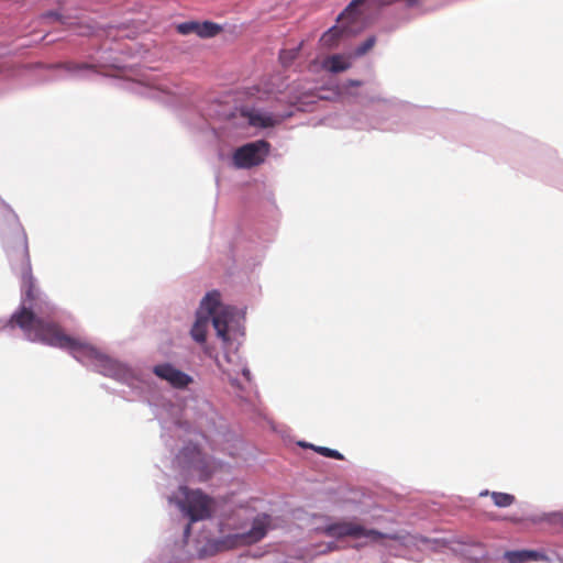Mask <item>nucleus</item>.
<instances>
[{
  "mask_svg": "<svg viewBox=\"0 0 563 563\" xmlns=\"http://www.w3.org/2000/svg\"><path fill=\"white\" fill-rule=\"evenodd\" d=\"M188 454H196L197 456H199L200 451L197 449V446H187L181 451V455L184 457H187Z\"/></svg>",
  "mask_w": 563,
  "mask_h": 563,
  "instance_id": "obj_19",
  "label": "nucleus"
},
{
  "mask_svg": "<svg viewBox=\"0 0 563 563\" xmlns=\"http://www.w3.org/2000/svg\"><path fill=\"white\" fill-rule=\"evenodd\" d=\"M46 16H56V18H59V15L55 12H49L46 14Z\"/></svg>",
  "mask_w": 563,
  "mask_h": 563,
  "instance_id": "obj_22",
  "label": "nucleus"
},
{
  "mask_svg": "<svg viewBox=\"0 0 563 563\" xmlns=\"http://www.w3.org/2000/svg\"><path fill=\"white\" fill-rule=\"evenodd\" d=\"M190 532H191V525H190V523H188V525L186 526V528H185L184 533H185V536H186V537H188V536L190 534Z\"/></svg>",
  "mask_w": 563,
  "mask_h": 563,
  "instance_id": "obj_21",
  "label": "nucleus"
},
{
  "mask_svg": "<svg viewBox=\"0 0 563 563\" xmlns=\"http://www.w3.org/2000/svg\"><path fill=\"white\" fill-rule=\"evenodd\" d=\"M362 81L355 79H349L345 84L346 87H360Z\"/></svg>",
  "mask_w": 563,
  "mask_h": 563,
  "instance_id": "obj_20",
  "label": "nucleus"
},
{
  "mask_svg": "<svg viewBox=\"0 0 563 563\" xmlns=\"http://www.w3.org/2000/svg\"><path fill=\"white\" fill-rule=\"evenodd\" d=\"M322 532L331 538L342 539L345 537L351 538H368L374 542L380 541L382 539L388 538L396 540L397 536H389L382 533L375 529H366L364 526L356 521L340 520L330 525H327Z\"/></svg>",
  "mask_w": 563,
  "mask_h": 563,
  "instance_id": "obj_3",
  "label": "nucleus"
},
{
  "mask_svg": "<svg viewBox=\"0 0 563 563\" xmlns=\"http://www.w3.org/2000/svg\"><path fill=\"white\" fill-rule=\"evenodd\" d=\"M351 67V64L345 59L344 56L335 54L324 59L323 68L331 73H341Z\"/></svg>",
  "mask_w": 563,
  "mask_h": 563,
  "instance_id": "obj_12",
  "label": "nucleus"
},
{
  "mask_svg": "<svg viewBox=\"0 0 563 563\" xmlns=\"http://www.w3.org/2000/svg\"><path fill=\"white\" fill-rule=\"evenodd\" d=\"M80 34H82V35H88V34H89V32H80Z\"/></svg>",
  "mask_w": 563,
  "mask_h": 563,
  "instance_id": "obj_24",
  "label": "nucleus"
},
{
  "mask_svg": "<svg viewBox=\"0 0 563 563\" xmlns=\"http://www.w3.org/2000/svg\"><path fill=\"white\" fill-rule=\"evenodd\" d=\"M222 27L213 22L205 21L199 22L197 35L202 38H209L218 35Z\"/></svg>",
  "mask_w": 563,
  "mask_h": 563,
  "instance_id": "obj_14",
  "label": "nucleus"
},
{
  "mask_svg": "<svg viewBox=\"0 0 563 563\" xmlns=\"http://www.w3.org/2000/svg\"><path fill=\"white\" fill-rule=\"evenodd\" d=\"M201 310H205L208 318H212L213 328L219 338L224 342L229 341L228 328L232 314L220 301V294L216 290L208 292L201 300Z\"/></svg>",
  "mask_w": 563,
  "mask_h": 563,
  "instance_id": "obj_4",
  "label": "nucleus"
},
{
  "mask_svg": "<svg viewBox=\"0 0 563 563\" xmlns=\"http://www.w3.org/2000/svg\"><path fill=\"white\" fill-rule=\"evenodd\" d=\"M241 115L247 120L250 125L255 128H271L276 123L271 113L257 109H243Z\"/></svg>",
  "mask_w": 563,
  "mask_h": 563,
  "instance_id": "obj_9",
  "label": "nucleus"
},
{
  "mask_svg": "<svg viewBox=\"0 0 563 563\" xmlns=\"http://www.w3.org/2000/svg\"><path fill=\"white\" fill-rule=\"evenodd\" d=\"M487 495H490L494 505L497 507H500V508L509 507L516 500L514 495L507 494V493H499V492L489 493L488 490L481 493V496H487Z\"/></svg>",
  "mask_w": 563,
  "mask_h": 563,
  "instance_id": "obj_13",
  "label": "nucleus"
},
{
  "mask_svg": "<svg viewBox=\"0 0 563 563\" xmlns=\"http://www.w3.org/2000/svg\"><path fill=\"white\" fill-rule=\"evenodd\" d=\"M301 446L303 448H310L312 449L313 451H316L317 453L325 456V457H331V459H335V460H343V455L336 451V450H333V449H330V448H325V446H317V445H313V444H306V443H300Z\"/></svg>",
  "mask_w": 563,
  "mask_h": 563,
  "instance_id": "obj_16",
  "label": "nucleus"
},
{
  "mask_svg": "<svg viewBox=\"0 0 563 563\" xmlns=\"http://www.w3.org/2000/svg\"><path fill=\"white\" fill-rule=\"evenodd\" d=\"M178 494L176 504L189 517L190 522L211 517L213 503L210 497L200 490H190L186 486H180Z\"/></svg>",
  "mask_w": 563,
  "mask_h": 563,
  "instance_id": "obj_2",
  "label": "nucleus"
},
{
  "mask_svg": "<svg viewBox=\"0 0 563 563\" xmlns=\"http://www.w3.org/2000/svg\"><path fill=\"white\" fill-rule=\"evenodd\" d=\"M360 18L356 13L354 16L342 18V13L338 18V25L332 26L320 38V42L325 47H334L338 45L340 38L347 33H353V23L357 22Z\"/></svg>",
  "mask_w": 563,
  "mask_h": 563,
  "instance_id": "obj_7",
  "label": "nucleus"
},
{
  "mask_svg": "<svg viewBox=\"0 0 563 563\" xmlns=\"http://www.w3.org/2000/svg\"><path fill=\"white\" fill-rule=\"evenodd\" d=\"M243 375H244V376H246V377H249V375H250V371H249V369H244V371H243Z\"/></svg>",
  "mask_w": 563,
  "mask_h": 563,
  "instance_id": "obj_23",
  "label": "nucleus"
},
{
  "mask_svg": "<svg viewBox=\"0 0 563 563\" xmlns=\"http://www.w3.org/2000/svg\"><path fill=\"white\" fill-rule=\"evenodd\" d=\"M199 22L190 21L177 25V32L183 35L197 34Z\"/></svg>",
  "mask_w": 563,
  "mask_h": 563,
  "instance_id": "obj_17",
  "label": "nucleus"
},
{
  "mask_svg": "<svg viewBox=\"0 0 563 563\" xmlns=\"http://www.w3.org/2000/svg\"><path fill=\"white\" fill-rule=\"evenodd\" d=\"M301 46L302 43H300L297 47L280 51L279 60L283 66L288 67L292 64V62L298 57Z\"/></svg>",
  "mask_w": 563,
  "mask_h": 563,
  "instance_id": "obj_15",
  "label": "nucleus"
},
{
  "mask_svg": "<svg viewBox=\"0 0 563 563\" xmlns=\"http://www.w3.org/2000/svg\"><path fill=\"white\" fill-rule=\"evenodd\" d=\"M376 43V37L375 36H369L366 41H364L356 49H355V55L356 56H363L365 55L368 51H371L374 45Z\"/></svg>",
  "mask_w": 563,
  "mask_h": 563,
  "instance_id": "obj_18",
  "label": "nucleus"
},
{
  "mask_svg": "<svg viewBox=\"0 0 563 563\" xmlns=\"http://www.w3.org/2000/svg\"><path fill=\"white\" fill-rule=\"evenodd\" d=\"M154 373L176 388H185L192 382L190 376L175 368L170 364L156 365L154 367Z\"/></svg>",
  "mask_w": 563,
  "mask_h": 563,
  "instance_id": "obj_8",
  "label": "nucleus"
},
{
  "mask_svg": "<svg viewBox=\"0 0 563 563\" xmlns=\"http://www.w3.org/2000/svg\"><path fill=\"white\" fill-rule=\"evenodd\" d=\"M10 323L23 330L31 341H38L54 347L68 350L80 362L86 360L100 363L110 362L96 347L65 334L56 322L36 317L31 309L24 306L12 314Z\"/></svg>",
  "mask_w": 563,
  "mask_h": 563,
  "instance_id": "obj_1",
  "label": "nucleus"
},
{
  "mask_svg": "<svg viewBox=\"0 0 563 563\" xmlns=\"http://www.w3.org/2000/svg\"><path fill=\"white\" fill-rule=\"evenodd\" d=\"M209 325V318L205 310L199 309L197 312L196 321L191 328L190 334L198 343H205L207 339V329Z\"/></svg>",
  "mask_w": 563,
  "mask_h": 563,
  "instance_id": "obj_10",
  "label": "nucleus"
},
{
  "mask_svg": "<svg viewBox=\"0 0 563 563\" xmlns=\"http://www.w3.org/2000/svg\"><path fill=\"white\" fill-rule=\"evenodd\" d=\"M271 527V517L268 515H260L254 518L252 528L245 533L228 536L219 541L220 550H230L241 545H249L261 541Z\"/></svg>",
  "mask_w": 563,
  "mask_h": 563,
  "instance_id": "obj_5",
  "label": "nucleus"
},
{
  "mask_svg": "<svg viewBox=\"0 0 563 563\" xmlns=\"http://www.w3.org/2000/svg\"><path fill=\"white\" fill-rule=\"evenodd\" d=\"M508 563H526L529 561H538L542 554L533 550L507 551L504 554Z\"/></svg>",
  "mask_w": 563,
  "mask_h": 563,
  "instance_id": "obj_11",
  "label": "nucleus"
},
{
  "mask_svg": "<svg viewBox=\"0 0 563 563\" xmlns=\"http://www.w3.org/2000/svg\"><path fill=\"white\" fill-rule=\"evenodd\" d=\"M271 151V144L258 140L238 147L233 155V165L236 168L249 169L264 163Z\"/></svg>",
  "mask_w": 563,
  "mask_h": 563,
  "instance_id": "obj_6",
  "label": "nucleus"
}]
</instances>
